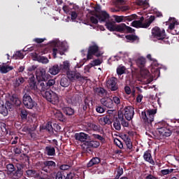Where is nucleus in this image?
<instances>
[{"label": "nucleus", "mask_w": 179, "mask_h": 179, "mask_svg": "<svg viewBox=\"0 0 179 179\" xmlns=\"http://www.w3.org/2000/svg\"><path fill=\"white\" fill-rule=\"evenodd\" d=\"M6 169L8 174H10L13 179H19L23 176V170H22L23 166L20 164H17L15 167L13 164L8 163L6 164Z\"/></svg>", "instance_id": "1"}, {"label": "nucleus", "mask_w": 179, "mask_h": 179, "mask_svg": "<svg viewBox=\"0 0 179 179\" xmlns=\"http://www.w3.org/2000/svg\"><path fill=\"white\" fill-rule=\"evenodd\" d=\"M150 38L152 41H160L162 44H166V30L160 29L159 27H155L151 30Z\"/></svg>", "instance_id": "2"}, {"label": "nucleus", "mask_w": 179, "mask_h": 179, "mask_svg": "<svg viewBox=\"0 0 179 179\" xmlns=\"http://www.w3.org/2000/svg\"><path fill=\"white\" fill-rule=\"evenodd\" d=\"M157 113V109H148L146 111L141 112V118L144 124L145 125H152Z\"/></svg>", "instance_id": "3"}, {"label": "nucleus", "mask_w": 179, "mask_h": 179, "mask_svg": "<svg viewBox=\"0 0 179 179\" xmlns=\"http://www.w3.org/2000/svg\"><path fill=\"white\" fill-rule=\"evenodd\" d=\"M51 43L52 45H55V48L52 50V55L54 58L57 57V54H59L60 55H64L65 54V51H66V45H65V43L59 42L58 41H52Z\"/></svg>", "instance_id": "4"}, {"label": "nucleus", "mask_w": 179, "mask_h": 179, "mask_svg": "<svg viewBox=\"0 0 179 179\" xmlns=\"http://www.w3.org/2000/svg\"><path fill=\"white\" fill-rule=\"evenodd\" d=\"M43 97L51 103V104H58L59 103V97L58 94L52 90L46 91L43 94Z\"/></svg>", "instance_id": "5"}, {"label": "nucleus", "mask_w": 179, "mask_h": 179, "mask_svg": "<svg viewBox=\"0 0 179 179\" xmlns=\"http://www.w3.org/2000/svg\"><path fill=\"white\" fill-rule=\"evenodd\" d=\"M22 103L26 108L31 110L37 106V102L31 99L30 94L25 93L22 97Z\"/></svg>", "instance_id": "6"}, {"label": "nucleus", "mask_w": 179, "mask_h": 179, "mask_svg": "<svg viewBox=\"0 0 179 179\" xmlns=\"http://www.w3.org/2000/svg\"><path fill=\"white\" fill-rule=\"evenodd\" d=\"M80 94L78 92H69L66 94V100L69 104H73L76 106L79 101H80Z\"/></svg>", "instance_id": "7"}, {"label": "nucleus", "mask_w": 179, "mask_h": 179, "mask_svg": "<svg viewBox=\"0 0 179 179\" xmlns=\"http://www.w3.org/2000/svg\"><path fill=\"white\" fill-rule=\"evenodd\" d=\"M93 55L96 57H101L103 53L99 50V46L97 45H92L88 48L87 58V59H92Z\"/></svg>", "instance_id": "8"}, {"label": "nucleus", "mask_w": 179, "mask_h": 179, "mask_svg": "<svg viewBox=\"0 0 179 179\" xmlns=\"http://www.w3.org/2000/svg\"><path fill=\"white\" fill-rule=\"evenodd\" d=\"M20 104H22V101L19 97H17V94H13L11 96H10V101H6V107H7L8 110H10L12 108V106H15V107L20 106Z\"/></svg>", "instance_id": "9"}, {"label": "nucleus", "mask_w": 179, "mask_h": 179, "mask_svg": "<svg viewBox=\"0 0 179 179\" xmlns=\"http://www.w3.org/2000/svg\"><path fill=\"white\" fill-rule=\"evenodd\" d=\"M36 80L38 81L41 80H48V78H50V74L47 73L45 69L38 68L36 70Z\"/></svg>", "instance_id": "10"}, {"label": "nucleus", "mask_w": 179, "mask_h": 179, "mask_svg": "<svg viewBox=\"0 0 179 179\" xmlns=\"http://www.w3.org/2000/svg\"><path fill=\"white\" fill-rule=\"evenodd\" d=\"M117 79L115 77H111L106 80V87L110 92H117L118 89V84H117Z\"/></svg>", "instance_id": "11"}, {"label": "nucleus", "mask_w": 179, "mask_h": 179, "mask_svg": "<svg viewBox=\"0 0 179 179\" xmlns=\"http://www.w3.org/2000/svg\"><path fill=\"white\" fill-rule=\"evenodd\" d=\"M147 58L148 59H150V61H153L152 64V67L151 69L152 73H154V76H160V68H159V63H157V61L153 59L150 54L147 55Z\"/></svg>", "instance_id": "12"}, {"label": "nucleus", "mask_w": 179, "mask_h": 179, "mask_svg": "<svg viewBox=\"0 0 179 179\" xmlns=\"http://www.w3.org/2000/svg\"><path fill=\"white\" fill-rule=\"evenodd\" d=\"M122 115L123 117H124V118L127 120V121H131V120L134 118V115H135V110L134 109V107L126 106L124 109Z\"/></svg>", "instance_id": "13"}, {"label": "nucleus", "mask_w": 179, "mask_h": 179, "mask_svg": "<svg viewBox=\"0 0 179 179\" xmlns=\"http://www.w3.org/2000/svg\"><path fill=\"white\" fill-rule=\"evenodd\" d=\"M158 132L159 135H162V136H171V130L170 129L163 126L162 122L158 123Z\"/></svg>", "instance_id": "14"}, {"label": "nucleus", "mask_w": 179, "mask_h": 179, "mask_svg": "<svg viewBox=\"0 0 179 179\" xmlns=\"http://www.w3.org/2000/svg\"><path fill=\"white\" fill-rule=\"evenodd\" d=\"M100 103L107 108H114L115 106L114 102H113V99L110 97H103L100 99Z\"/></svg>", "instance_id": "15"}, {"label": "nucleus", "mask_w": 179, "mask_h": 179, "mask_svg": "<svg viewBox=\"0 0 179 179\" xmlns=\"http://www.w3.org/2000/svg\"><path fill=\"white\" fill-rule=\"evenodd\" d=\"M48 85H47V80H41L38 81L36 90L41 92V94L43 96V94L45 93V92H48Z\"/></svg>", "instance_id": "16"}, {"label": "nucleus", "mask_w": 179, "mask_h": 179, "mask_svg": "<svg viewBox=\"0 0 179 179\" xmlns=\"http://www.w3.org/2000/svg\"><path fill=\"white\" fill-rule=\"evenodd\" d=\"M75 138L76 141H79L80 142L86 143V142H88V141H90V136L83 132L76 133L75 134Z\"/></svg>", "instance_id": "17"}, {"label": "nucleus", "mask_w": 179, "mask_h": 179, "mask_svg": "<svg viewBox=\"0 0 179 179\" xmlns=\"http://www.w3.org/2000/svg\"><path fill=\"white\" fill-rule=\"evenodd\" d=\"M100 146V142L96 141H91L88 142H85V143L83 144L82 147L83 149H86V150H89V149L93 148H97Z\"/></svg>", "instance_id": "18"}, {"label": "nucleus", "mask_w": 179, "mask_h": 179, "mask_svg": "<svg viewBox=\"0 0 179 179\" xmlns=\"http://www.w3.org/2000/svg\"><path fill=\"white\" fill-rule=\"evenodd\" d=\"M24 78H23L22 76L17 77L13 81V86L14 89H15V90H19V87H20V86L23 85V83H24Z\"/></svg>", "instance_id": "19"}, {"label": "nucleus", "mask_w": 179, "mask_h": 179, "mask_svg": "<svg viewBox=\"0 0 179 179\" xmlns=\"http://www.w3.org/2000/svg\"><path fill=\"white\" fill-rule=\"evenodd\" d=\"M94 92L96 96H99V97H104L107 96L106 90L101 87H94Z\"/></svg>", "instance_id": "20"}, {"label": "nucleus", "mask_w": 179, "mask_h": 179, "mask_svg": "<svg viewBox=\"0 0 179 179\" xmlns=\"http://www.w3.org/2000/svg\"><path fill=\"white\" fill-rule=\"evenodd\" d=\"M28 83L31 90H37V81L36 80V77H34V74L29 76Z\"/></svg>", "instance_id": "21"}, {"label": "nucleus", "mask_w": 179, "mask_h": 179, "mask_svg": "<svg viewBox=\"0 0 179 179\" xmlns=\"http://www.w3.org/2000/svg\"><path fill=\"white\" fill-rule=\"evenodd\" d=\"M96 17L99 22H106L107 19H110V15L106 11L101 10L99 14H95Z\"/></svg>", "instance_id": "22"}, {"label": "nucleus", "mask_w": 179, "mask_h": 179, "mask_svg": "<svg viewBox=\"0 0 179 179\" xmlns=\"http://www.w3.org/2000/svg\"><path fill=\"white\" fill-rule=\"evenodd\" d=\"M100 162H101V159H100V157H94L87 164V169H90V167H93V166H97L98 164H100Z\"/></svg>", "instance_id": "23"}, {"label": "nucleus", "mask_w": 179, "mask_h": 179, "mask_svg": "<svg viewBox=\"0 0 179 179\" xmlns=\"http://www.w3.org/2000/svg\"><path fill=\"white\" fill-rule=\"evenodd\" d=\"M44 154L47 156H55V147L49 145L44 149Z\"/></svg>", "instance_id": "24"}, {"label": "nucleus", "mask_w": 179, "mask_h": 179, "mask_svg": "<svg viewBox=\"0 0 179 179\" xmlns=\"http://www.w3.org/2000/svg\"><path fill=\"white\" fill-rule=\"evenodd\" d=\"M143 159L150 164H155V161L153 160V157H152V153H150V150H147L143 154Z\"/></svg>", "instance_id": "25"}, {"label": "nucleus", "mask_w": 179, "mask_h": 179, "mask_svg": "<svg viewBox=\"0 0 179 179\" xmlns=\"http://www.w3.org/2000/svg\"><path fill=\"white\" fill-rule=\"evenodd\" d=\"M122 139L126 144V146L129 150H132L133 145H132V141H131V138H129V136L124 134L122 136Z\"/></svg>", "instance_id": "26"}, {"label": "nucleus", "mask_w": 179, "mask_h": 179, "mask_svg": "<svg viewBox=\"0 0 179 179\" xmlns=\"http://www.w3.org/2000/svg\"><path fill=\"white\" fill-rule=\"evenodd\" d=\"M119 120H120V123L123 128H129V121L124 118V115L122 113H118Z\"/></svg>", "instance_id": "27"}, {"label": "nucleus", "mask_w": 179, "mask_h": 179, "mask_svg": "<svg viewBox=\"0 0 179 179\" xmlns=\"http://www.w3.org/2000/svg\"><path fill=\"white\" fill-rule=\"evenodd\" d=\"M48 72L49 73H50V75H58V73L61 72L59 66L58 64H55L49 68Z\"/></svg>", "instance_id": "28"}, {"label": "nucleus", "mask_w": 179, "mask_h": 179, "mask_svg": "<svg viewBox=\"0 0 179 179\" xmlns=\"http://www.w3.org/2000/svg\"><path fill=\"white\" fill-rule=\"evenodd\" d=\"M43 166H46L48 169L54 171L55 169L57 167V164L54 161H45L43 162Z\"/></svg>", "instance_id": "29"}, {"label": "nucleus", "mask_w": 179, "mask_h": 179, "mask_svg": "<svg viewBox=\"0 0 179 179\" xmlns=\"http://www.w3.org/2000/svg\"><path fill=\"white\" fill-rule=\"evenodd\" d=\"M26 173L27 177L29 178H37V177H40V174L36 170L29 169L26 171Z\"/></svg>", "instance_id": "30"}, {"label": "nucleus", "mask_w": 179, "mask_h": 179, "mask_svg": "<svg viewBox=\"0 0 179 179\" xmlns=\"http://www.w3.org/2000/svg\"><path fill=\"white\" fill-rule=\"evenodd\" d=\"M0 114H2L3 117H6V115L9 114V112L8 110V107L5 106V103H3V101H0Z\"/></svg>", "instance_id": "31"}, {"label": "nucleus", "mask_w": 179, "mask_h": 179, "mask_svg": "<svg viewBox=\"0 0 179 179\" xmlns=\"http://www.w3.org/2000/svg\"><path fill=\"white\" fill-rule=\"evenodd\" d=\"M155 15H151L149 18V20L145 22H141V29H148L150 24H152V22L155 21Z\"/></svg>", "instance_id": "32"}, {"label": "nucleus", "mask_w": 179, "mask_h": 179, "mask_svg": "<svg viewBox=\"0 0 179 179\" xmlns=\"http://www.w3.org/2000/svg\"><path fill=\"white\" fill-rule=\"evenodd\" d=\"M136 64L138 66V68H141V69H143L145 68V65L146 64V59L144 57H138L136 60Z\"/></svg>", "instance_id": "33"}, {"label": "nucleus", "mask_w": 179, "mask_h": 179, "mask_svg": "<svg viewBox=\"0 0 179 179\" xmlns=\"http://www.w3.org/2000/svg\"><path fill=\"white\" fill-rule=\"evenodd\" d=\"M71 85V80L68 77H63L60 80V86L62 87H68Z\"/></svg>", "instance_id": "34"}, {"label": "nucleus", "mask_w": 179, "mask_h": 179, "mask_svg": "<svg viewBox=\"0 0 179 179\" xmlns=\"http://www.w3.org/2000/svg\"><path fill=\"white\" fill-rule=\"evenodd\" d=\"M81 107L83 110V111H87L88 108H90V99H89L88 97H85Z\"/></svg>", "instance_id": "35"}, {"label": "nucleus", "mask_w": 179, "mask_h": 179, "mask_svg": "<svg viewBox=\"0 0 179 179\" xmlns=\"http://www.w3.org/2000/svg\"><path fill=\"white\" fill-rule=\"evenodd\" d=\"M10 71H13V66L9 65H3L0 68L1 73H8V72H10Z\"/></svg>", "instance_id": "36"}, {"label": "nucleus", "mask_w": 179, "mask_h": 179, "mask_svg": "<svg viewBox=\"0 0 179 179\" xmlns=\"http://www.w3.org/2000/svg\"><path fill=\"white\" fill-rule=\"evenodd\" d=\"M59 68L62 72H68L69 71V62H64L63 64H59Z\"/></svg>", "instance_id": "37"}, {"label": "nucleus", "mask_w": 179, "mask_h": 179, "mask_svg": "<svg viewBox=\"0 0 179 179\" xmlns=\"http://www.w3.org/2000/svg\"><path fill=\"white\" fill-rule=\"evenodd\" d=\"M121 120L117 115V117H116L113 121V127L115 129H116V131H121Z\"/></svg>", "instance_id": "38"}, {"label": "nucleus", "mask_w": 179, "mask_h": 179, "mask_svg": "<svg viewBox=\"0 0 179 179\" xmlns=\"http://www.w3.org/2000/svg\"><path fill=\"white\" fill-rule=\"evenodd\" d=\"M99 122L101 125H110L111 120H110V116H105L104 117H101L99 119Z\"/></svg>", "instance_id": "39"}, {"label": "nucleus", "mask_w": 179, "mask_h": 179, "mask_svg": "<svg viewBox=\"0 0 179 179\" xmlns=\"http://www.w3.org/2000/svg\"><path fill=\"white\" fill-rule=\"evenodd\" d=\"M68 76L70 78V79L76 80V79H79L80 78V73H76L75 71H70L68 73Z\"/></svg>", "instance_id": "40"}, {"label": "nucleus", "mask_w": 179, "mask_h": 179, "mask_svg": "<svg viewBox=\"0 0 179 179\" xmlns=\"http://www.w3.org/2000/svg\"><path fill=\"white\" fill-rule=\"evenodd\" d=\"M141 76L143 79H149L150 78V72L148 69H141Z\"/></svg>", "instance_id": "41"}, {"label": "nucleus", "mask_w": 179, "mask_h": 179, "mask_svg": "<svg viewBox=\"0 0 179 179\" xmlns=\"http://www.w3.org/2000/svg\"><path fill=\"white\" fill-rule=\"evenodd\" d=\"M42 172H41L40 176L42 174H45L46 176H51V173H52V171L48 168L45 165L43 164L42 168H41Z\"/></svg>", "instance_id": "42"}, {"label": "nucleus", "mask_w": 179, "mask_h": 179, "mask_svg": "<svg viewBox=\"0 0 179 179\" xmlns=\"http://www.w3.org/2000/svg\"><path fill=\"white\" fill-rule=\"evenodd\" d=\"M36 61H38V62H41V64H48L49 60L48 58L44 57V56H40L38 55H37L35 57Z\"/></svg>", "instance_id": "43"}, {"label": "nucleus", "mask_w": 179, "mask_h": 179, "mask_svg": "<svg viewBox=\"0 0 179 179\" xmlns=\"http://www.w3.org/2000/svg\"><path fill=\"white\" fill-rule=\"evenodd\" d=\"M62 110L64 114L69 116L73 115V114H75V110L71 107H65L62 109Z\"/></svg>", "instance_id": "44"}, {"label": "nucleus", "mask_w": 179, "mask_h": 179, "mask_svg": "<svg viewBox=\"0 0 179 179\" xmlns=\"http://www.w3.org/2000/svg\"><path fill=\"white\" fill-rule=\"evenodd\" d=\"M125 27L126 24L124 23H122L120 24H115V31H119L120 33H122V31H125Z\"/></svg>", "instance_id": "45"}, {"label": "nucleus", "mask_w": 179, "mask_h": 179, "mask_svg": "<svg viewBox=\"0 0 179 179\" xmlns=\"http://www.w3.org/2000/svg\"><path fill=\"white\" fill-rule=\"evenodd\" d=\"M55 117L62 122H64V121H65V117H64V115L59 110H57L56 113H55Z\"/></svg>", "instance_id": "46"}, {"label": "nucleus", "mask_w": 179, "mask_h": 179, "mask_svg": "<svg viewBox=\"0 0 179 179\" xmlns=\"http://www.w3.org/2000/svg\"><path fill=\"white\" fill-rule=\"evenodd\" d=\"M125 38L129 41H131V43H134V41H136V40H139L138 36L134 34L126 35Z\"/></svg>", "instance_id": "47"}, {"label": "nucleus", "mask_w": 179, "mask_h": 179, "mask_svg": "<svg viewBox=\"0 0 179 179\" xmlns=\"http://www.w3.org/2000/svg\"><path fill=\"white\" fill-rule=\"evenodd\" d=\"M27 115H29L27 110H26V109H22L20 111V117L22 121H26L27 120Z\"/></svg>", "instance_id": "48"}, {"label": "nucleus", "mask_w": 179, "mask_h": 179, "mask_svg": "<svg viewBox=\"0 0 179 179\" xmlns=\"http://www.w3.org/2000/svg\"><path fill=\"white\" fill-rule=\"evenodd\" d=\"M106 27L108 29V30H109L110 31H115V24L111 22H106Z\"/></svg>", "instance_id": "49"}, {"label": "nucleus", "mask_w": 179, "mask_h": 179, "mask_svg": "<svg viewBox=\"0 0 179 179\" xmlns=\"http://www.w3.org/2000/svg\"><path fill=\"white\" fill-rule=\"evenodd\" d=\"M45 129H46V131H48V132H49V134H50V135H52V134H54V128H52V125L51 124V122H48L45 127Z\"/></svg>", "instance_id": "50"}, {"label": "nucleus", "mask_w": 179, "mask_h": 179, "mask_svg": "<svg viewBox=\"0 0 179 179\" xmlns=\"http://www.w3.org/2000/svg\"><path fill=\"white\" fill-rule=\"evenodd\" d=\"M136 17H138V15H136V14H133L129 16H124V22H132V20H134V19H136Z\"/></svg>", "instance_id": "51"}, {"label": "nucleus", "mask_w": 179, "mask_h": 179, "mask_svg": "<svg viewBox=\"0 0 179 179\" xmlns=\"http://www.w3.org/2000/svg\"><path fill=\"white\" fill-rule=\"evenodd\" d=\"M36 69H37V66H36V65H32V66L28 67L27 71L28 72L29 76H30L31 75H33V72H34V71H36Z\"/></svg>", "instance_id": "52"}, {"label": "nucleus", "mask_w": 179, "mask_h": 179, "mask_svg": "<svg viewBox=\"0 0 179 179\" xmlns=\"http://www.w3.org/2000/svg\"><path fill=\"white\" fill-rule=\"evenodd\" d=\"M141 25H142V22L138 20H134L131 22V26L133 27H136V29H141Z\"/></svg>", "instance_id": "53"}, {"label": "nucleus", "mask_w": 179, "mask_h": 179, "mask_svg": "<svg viewBox=\"0 0 179 179\" xmlns=\"http://www.w3.org/2000/svg\"><path fill=\"white\" fill-rule=\"evenodd\" d=\"M114 17L117 23H121V22H125V16L115 15Z\"/></svg>", "instance_id": "54"}, {"label": "nucleus", "mask_w": 179, "mask_h": 179, "mask_svg": "<svg viewBox=\"0 0 179 179\" xmlns=\"http://www.w3.org/2000/svg\"><path fill=\"white\" fill-rule=\"evenodd\" d=\"M93 137L94 139H98V141H100V142L102 143L106 142V138H104V137L101 136L100 134H93Z\"/></svg>", "instance_id": "55"}, {"label": "nucleus", "mask_w": 179, "mask_h": 179, "mask_svg": "<svg viewBox=\"0 0 179 179\" xmlns=\"http://www.w3.org/2000/svg\"><path fill=\"white\" fill-rule=\"evenodd\" d=\"M174 171V169H162L161 171L162 176H167V174H171Z\"/></svg>", "instance_id": "56"}, {"label": "nucleus", "mask_w": 179, "mask_h": 179, "mask_svg": "<svg viewBox=\"0 0 179 179\" xmlns=\"http://www.w3.org/2000/svg\"><path fill=\"white\" fill-rule=\"evenodd\" d=\"M13 58H15V59H17V58H20V59H23L24 58V55H23V53H22V52L17 51L13 55Z\"/></svg>", "instance_id": "57"}, {"label": "nucleus", "mask_w": 179, "mask_h": 179, "mask_svg": "<svg viewBox=\"0 0 179 179\" xmlns=\"http://www.w3.org/2000/svg\"><path fill=\"white\" fill-rule=\"evenodd\" d=\"M114 143L116 145V146H118L120 149H122L124 148V145L122 144V142L120 141L118 138H115L114 140Z\"/></svg>", "instance_id": "58"}, {"label": "nucleus", "mask_w": 179, "mask_h": 179, "mask_svg": "<svg viewBox=\"0 0 179 179\" xmlns=\"http://www.w3.org/2000/svg\"><path fill=\"white\" fill-rule=\"evenodd\" d=\"M46 85H48V89H50V87H52V86L55 85V80L50 79L46 81Z\"/></svg>", "instance_id": "59"}, {"label": "nucleus", "mask_w": 179, "mask_h": 179, "mask_svg": "<svg viewBox=\"0 0 179 179\" xmlns=\"http://www.w3.org/2000/svg\"><path fill=\"white\" fill-rule=\"evenodd\" d=\"M117 75H124V73H125V67L124 66H121V67H118L117 69Z\"/></svg>", "instance_id": "60"}, {"label": "nucleus", "mask_w": 179, "mask_h": 179, "mask_svg": "<svg viewBox=\"0 0 179 179\" xmlns=\"http://www.w3.org/2000/svg\"><path fill=\"white\" fill-rule=\"evenodd\" d=\"M89 127H90V128H91V129H93V131H99L100 130V126L96 125L95 124L90 123Z\"/></svg>", "instance_id": "61"}, {"label": "nucleus", "mask_w": 179, "mask_h": 179, "mask_svg": "<svg viewBox=\"0 0 179 179\" xmlns=\"http://www.w3.org/2000/svg\"><path fill=\"white\" fill-rule=\"evenodd\" d=\"M98 18L96 17V14L94 15V16H91L90 17V22L93 23V24H97V23H99V20H97Z\"/></svg>", "instance_id": "62"}, {"label": "nucleus", "mask_w": 179, "mask_h": 179, "mask_svg": "<svg viewBox=\"0 0 179 179\" xmlns=\"http://www.w3.org/2000/svg\"><path fill=\"white\" fill-rule=\"evenodd\" d=\"M55 179H65V176L64 175V173L58 171L56 174Z\"/></svg>", "instance_id": "63"}, {"label": "nucleus", "mask_w": 179, "mask_h": 179, "mask_svg": "<svg viewBox=\"0 0 179 179\" xmlns=\"http://www.w3.org/2000/svg\"><path fill=\"white\" fill-rule=\"evenodd\" d=\"M39 179H51V176L42 173V175L39 176Z\"/></svg>", "instance_id": "64"}]
</instances>
